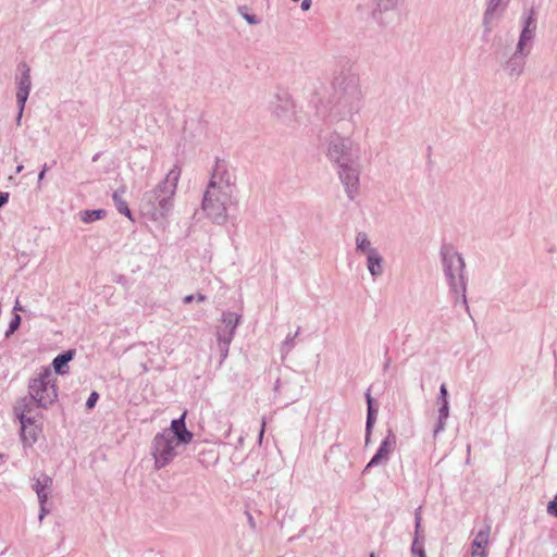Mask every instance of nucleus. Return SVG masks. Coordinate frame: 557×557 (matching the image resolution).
Segmentation results:
<instances>
[{"instance_id":"nucleus-1","label":"nucleus","mask_w":557,"mask_h":557,"mask_svg":"<svg viewBox=\"0 0 557 557\" xmlns=\"http://www.w3.org/2000/svg\"><path fill=\"white\" fill-rule=\"evenodd\" d=\"M236 176L224 160H216L202 198V210L218 225L228 219V209L236 205Z\"/></svg>"},{"instance_id":"nucleus-2","label":"nucleus","mask_w":557,"mask_h":557,"mask_svg":"<svg viewBox=\"0 0 557 557\" xmlns=\"http://www.w3.org/2000/svg\"><path fill=\"white\" fill-rule=\"evenodd\" d=\"M182 170L174 165L165 177L152 189L146 191L140 200L141 213L157 223H163L174 207V195Z\"/></svg>"},{"instance_id":"nucleus-3","label":"nucleus","mask_w":557,"mask_h":557,"mask_svg":"<svg viewBox=\"0 0 557 557\" xmlns=\"http://www.w3.org/2000/svg\"><path fill=\"white\" fill-rule=\"evenodd\" d=\"M441 258L446 281L450 287V292L456 296L455 301H461L468 309L466 297L467 278L465 276L466 264L463 258L451 245L442 246Z\"/></svg>"},{"instance_id":"nucleus-4","label":"nucleus","mask_w":557,"mask_h":557,"mask_svg":"<svg viewBox=\"0 0 557 557\" xmlns=\"http://www.w3.org/2000/svg\"><path fill=\"white\" fill-rule=\"evenodd\" d=\"M362 91L332 94L330 116L334 121H352L362 108Z\"/></svg>"},{"instance_id":"nucleus-5","label":"nucleus","mask_w":557,"mask_h":557,"mask_svg":"<svg viewBox=\"0 0 557 557\" xmlns=\"http://www.w3.org/2000/svg\"><path fill=\"white\" fill-rule=\"evenodd\" d=\"M323 146L326 158L336 166L355 160L354 141L350 137L333 132L324 137Z\"/></svg>"},{"instance_id":"nucleus-6","label":"nucleus","mask_w":557,"mask_h":557,"mask_svg":"<svg viewBox=\"0 0 557 557\" xmlns=\"http://www.w3.org/2000/svg\"><path fill=\"white\" fill-rule=\"evenodd\" d=\"M356 252L364 256L370 275L375 280L384 273V257L372 244L366 232H358L355 237Z\"/></svg>"},{"instance_id":"nucleus-7","label":"nucleus","mask_w":557,"mask_h":557,"mask_svg":"<svg viewBox=\"0 0 557 557\" xmlns=\"http://www.w3.org/2000/svg\"><path fill=\"white\" fill-rule=\"evenodd\" d=\"M35 407V395L32 391L29 394L17 401L14 412L21 423V440L24 449L32 448L33 442H35V418L32 416V411Z\"/></svg>"},{"instance_id":"nucleus-8","label":"nucleus","mask_w":557,"mask_h":557,"mask_svg":"<svg viewBox=\"0 0 557 557\" xmlns=\"http://www.w3.org/2000/svg\"><path fill=\"white\" fill-rule=\"evenodd\" d=\"M242 317L237 313L226 311L221 315V324L216 327V339L222 363L228 356L230 345L234 338L236 327Z\"/></svg>"},{"instance_id":"nucleus-9","label":"nucleus","mask_w":557,"mask_h":557,"mask_svg":"<svg viewBox=\"0 0 557 557\" xmlns=\"http://www.w3.org/2000/svg\"><path fill=\"white\" fill-rule=\"evenodd\" d=\"M178 445L169 432H162L154 436L151 449L157 469L168 466L175 458Z\"/></svg>"},{"instance_id":"nucleus-10","label":"nucleus","mask_w":557,"mask_h":557,"mask_svg":"<svg viewBox=\"0 0 557 557\" xmlns=\"http://www.w3.org/2000/svg\"><path fill=\"white\" fill-rule=\"evenodd\" d=\"M332 89L333 94L362 91L359 83V76L350 65H343L334 71Z\"/></svg>"},{"instance_id":"nucleus-11","label":"nucleus","mask_w":557,"mask_h":557,"mask_svg":"<svg viewBox=\"0 0 557 557\" xmlns=\"http://www.w3.org/2000/svg\"><path fill=\"white\" fill-rule=\"evenodd\" d=\"M55 379L50 369H45L37 377V407H48L58 397Z\"/></svg>"},{"instance_id":"nucleus-12","label":"nucleus","mask_w":557,"mask_h":557,"mask_svg":"<svg viewBox=\"0 0 557 557\" xmlns=\"http://www.w3.org/2000/svg\"><path fill=\"white\" fill-rule=\"evenodd\" d=\"M337 174L345 187L347 197L354 200L359 189V174L360 170L356 161H351L337 166Z\"/></svg>"},{"instance_id":"nucleus-13","label":"nucleus","mask_w":557,"mask_h":557,"mask_svg":"<svg viewBox=\"0 0 557 557\" xmlns=\"http://www.w3.org/2000/svg\"><path fill=\"white\" fill-rule=\"evenodd\" d=\"M396 447V435L392 430H388L386 437L380 444L379 449L366 466V470L385 463L389 459V455Z\"/></svg>"},{"instance_id":"nucleus-14","label":"nucleus","mask_w":557,"mask_h":557,"mask_svg":"<svg viewBox=\"0 0 557 557\" xmlns=\"http://www.w3.org/2000/svg\"><path fill=\"white\" fill-rule=\"evenodd\" d=\"M532 49V37H518L517 40L511 37L510 41H506L502 51V59L507 55L524 59Z\"/></svg>"},{"instance_id":"nucleus-15","label":"nucleus","mask_w":557,"mask_h":557,"mask_svg":"<svg viewBox=\"0 0 557 557\" xmlns=\"http://www.w3.org/2000/svg\"><path fill=\"white\" fill-rule=\"evenodd\" d=\"M17 71H18V75L16 77V81H17V85H18V90L16 94V98H17V103L21 108V112H20V116H18V119H21L22 110L27 100L30 85H32L30 75H29L30 67L24 63H21L17 66Z\"/></svg>"},{"instance_id":"nucleus-16","label":"nucleus","mask_w":557,"mask_h":557,"mask_svg":"<svg viewBox=\"0 0 557 557\" xmlns=\"http://www.w3.org/2000/svg\"><path fill=\"white\" fill-rule=\"evenodd\" d=\"M185 418L186 412H184L178 419L172 420L170 430L164 431L171 433L176 443L183 445L189 444L194 437V434L186 429Z\"/></svg>"},{"instance_id":"nucleus-17","label":"nucleus","mask_w":557,"mask_h":557,"mask_svg":"<svg viewBox=\"0 0 557 557\" xmlns=\"http://www.w3.org/2000/svg\"><path fill=\"white\" fill-rule=\"evenodd\" d=\"M491 527L480 530L471 543V557H486Z\"/></svg>"},{"instance_id":"nucleus-18","label":"nucleus","mask_w":557,"mask_h":557,"mask_svg":"<svg viewBox=\"0 0 557 557\" xmlns=\"http://www.w3.org/2000/svg\"><path fill=\"white\" fill-rule=\"evenodd\" d=\"M275 115L283 121H290L295 114L294 102L287 97L278 98V103L273 109Z\"/></svg>"},{"instance_id":"nucleus-19","label":"nucleus","mask_w":557,"mask_h":557,"mask_svg":"<svg viewBox=\"0 0 557 557\" xmlns=\"http://www.w3.org/2000/svg\"><path fill=\"white\" fill-rule=\"evenodd\" d=\"M74 356L75 351L71 349L58 355L52 361L54 372L60 375L66 374L69 372V362L73 360Z\"/></svg>"},{"instance_id":"nucleus-20","label":"nucleus","mask_w":557,"mask_h":557,"mask_svg":"<svg viewBox=\"0 0 557 557\" xmlns=\"http://www.w3.org/2000/svg\"><path fill=\"white\" fill-rule=\"evenodd\" d=\"M504 69L510 77H518L524 69V59L507 55Z\"/></svg>"},{"instance_id":"nucleus-21","label":"nucleus","mask_w":557,"mask_h":557,"mask_svg":"<svg viewBox=\"0 0 557 557\" xmlns=\"http://www.w3.org/2000/svg\"><path fill=\"white\" fill-rule=\"evenodd\" d=\"M37 498L40 505V513L39 520H42L44 517L50 513L53 509V502L51 499L50 491H39L37 488Z\"/></svg>"},{"instance_id":"nucleus-22","label":"nucleus","mask_w":557,"mask_h":557,"mask_svg":"<svg viewBox=\"0 0 557 557\" xmlns=\"http://www.w3.org/2000/svg\"><path fill=\"white\" fill-rule=\"evenodd\" d=\"M124 191H125L124 189L115 190L113 193L112 198H113V201H114V205H115L117 211L131 219V215H132L131 210L128 209L126 201L123 200V198H122Z\"/></svg>"},{"instance_id":"nucleus-23","label":"nucleus","mask_w":557,"mask_h":557,"mask_svg":"<svg viewBox=\"0 0 557 557\" xmlns=\"http://www.w3.org/2000/svg\"><path fill=\"white\" fill-rule=\"evenodd\" d=\"M366 397H367V405H368L366 424H367V430L369 433L370 431L373 430L374 423L376 421L377 411L373 407V399H372L371 395L369 393H367Z\"/></svg>"},{"instance_id":"nucleus-24","label":"nucleus","mask_w":557,"mask_h":557,"mask_svg":"<svg viewBox=\"0 0 557 557\" xmlns=\"http://www.w3.org/2000/svg\"><path fill=\"white\" fill-rule=\"evenodd\" d=\"M106 215V211L102 209L97 210H85L81 212V220L84 223H92L102 219Z\"/></svg>"},{"instance_id":"nucleus-25","label":"nucleus","mask_w":557,"mask_h":557,"mask_svg":"<svg viewBox=\"0 0 557 557\" xmlns=\"http://www.w3.org/2000/svg\"><path fill=\"white\" fill-rule=\"evenodd\" d=\"M299 331H300V327H298V330L294 334L289 333L286 336L285 341L282 343V346H281L282 355H287L294 348V341L298 336Z\"/></svg>"},{"instance_id":"nucleus-26","label":"nucleus","mask_w":557,"mask_h":557,"mask_svg":"<svg viewBox=\"0 0 557 557\" xmlns=\"http://www.w3.org/2000/svg\"><path fill=\"white\" fill-rule=\"evenodd\" d=\"M411 557H426L424 541L413 540L410 548Z\"/></svg>"},{"instance_id":"nucleus-27","label":"nucleus","mask_w":557,"mask_h":557,"mask_svg":"<svg viewBox=\"0 0 557 557\" xmlns=\"http://www.w3.org/2000/svg\"><path fill=\"white\" fill-rule=\"evenodd\" d=\"M420 510H421V508H418L414 512V539L413 540L424 541V534H423V530L421 528L422 517H421Z\"/></svg>"},{"instance_id":"nucleus-28","label":"nucleus","mask_w":557,"mask_h":557,"mask_svg":"<svg viewBox=\"0 0 557 557\" xmlns=\"http://www.w3.org/2000/svg\"><path fill=\"white\" fill-rule=\"evenodd\" d=\"M508 2L509 0H490L486 9V14L490 15L498 10H504L507 7Z\"/></svg>"},{"instance_id":"nucleus-29","label":"nucleus","mask_w":557,"mask_h":557,"mask_svg":"<svg viewBox=\"0 0 557 557\" xmlns=\"http://www.w3.org/2000/svg\"><path fill=\"white\" fill-rule=\"evenodd\" d=\"M52 484V480L48 475H44L40 479H37V488L39 491H49V487Z\"/></svg>"},{"instance_id":"nucleus-30","label":"nucleus","mask_w":557,"mask_h":557,"mask_svg":"<svg viewBox=\"0 0 557 557\" xmlns=\"http://www.w3.org/2000/svg\"><path fill=\"white\" fill-rule=\"evenodd\" d=\"M436 403H437V405L449 404L448 391H447L446 384H444V383L440 386V395L437 396Z\"/></svg>"},{"instance_id":"nucleus-31","label":"nucleus","mask_w":557,"mask_h":557,"mask_svg":"<svg viewBox=\"0 0 557 557\" xmlns=\"http://www.w3.org/2000/svg\"><path fill=\"white\" fill-rule=\"evenodd\" d=\"M547 513L557 518V494L554 496V499L548 503Z\"/></svg>"},{"instance_id":"nucleus-32","label":"nucleus","mask_w":557,"mask_h":557,"mask_svg":"<svg viewBox=\"0 0 557 557\" xmlns=\"http://www.w3.org/2000/svg\"><path fill=\"white\" fill-rule=\"evenodd\" d=\"M20 324H21V317L18 314H14V317L12 318V320L9 324V330H8L7 334L13 333L15 330H17Z\"/></svg>"},{"instance_id":"nucleus-33","label":"nucleus","mask_w":557,"mask_h":557,"mask_svg":"<svg viewBox=\"0 0 557 557\" xmlns=\"http://www.w3.org/2000/svg\"><path fill=\"white\" fill-rule=\"evenodd\" d=\"M438 406V418H442V420H447L449 417V404H442Z\"/></svg>"},{"instance_id":"nucleus-34","label":"nucleus","mask_w":557,"mask_h":557,"mask_svg":"<svg viewBox=\"0 0 557 557\" xmlns=\"http://www.w3.org/2000/svg\"><path fill=\"white\" fill-rule=\"evenodd\" d=\"M447 420H442V418H437V423L433 431V436L436 437L441 432L444 431Z\"/></svg>"},{"instance_id":"nucleus-35","label":"nucleus","mask_w":557,"mask_h":557,"mask_svg":"<svg viewBox=\"0 0 557 557\" xmlns=\"http://www.w3.org/2000/svg\"><path fill=\"white\" fill-rule=\"evenodd\" d=\"M98 398H99L98 393H97V392H92V393L89 395V397H88V399H87V401H86V408H87V409H92V408L95 407V405H96V403H97Z\"/></svg>"},{"instance_id":"nucleus-36","label":"nucleus","mask_w":557,"mask_h":557,"mask_svg":"<svg viewBox=\"0 0 557 557\" xmlns=\"http://www.w3.org/2000/svg\"><path fill=\"white\" fill-rule=\"evenodd\" d=\"M9 201V194L0 191V208H2L4 205H7Z\"/></svg>"},{"instance_id":"nucleus-37","label":"nucleus","mask_w":557,"mask_h":557,"mask_svg":"<svg viewBox=\"0 0 557 557\" xmlns=\"http://www.w3.org/2000/svg\"><path fill=\"white\" fill-rule=\"evenodd\" d=\"M245 18L247 20V22L249 24H256L258 23V20L256 18L255 15H249V14H245Z\"/></svg>"},{"instance_id":"nucleus-38","label":"nucleus","mask_w":557,"mask_h":557,"mask_svg":"<svg viewBox=\"0 0 557 557\" xmlns=\"http://www.w3.org/2000/svg\"><path fill=\"white\" fill-rule=\"evenodd\" d=\"M310 5H311V0H304L301 3V9L307 11V10H309Z\"/></svg>"},{"instance_id":"nucleus-39","label":"nucleus","mask_w":557,"mask_h":557,"mask_svg":"<svg viewBox=\"0 0 557 557\" xmlns=\"http://www.w3.org/2000/svg\"><path fill=\"white\" fill-rule=\"evenodd\" d=\"M194 299H195L194 295H187V296L184 297L183 301L185 304H190Z\"/></svg>"},{"instance_id":"nucleus-40","label":"nucleus","mask_w":557,"mask_h":557,"mask_svg":"<svg viewBox=\"0 0 557 557\" xmlns=\"http://www.w3.org/2000/svg\"><path fill=\"white\" fill-rule=\"evenodd\" d=\"M264 426H265V421H264V419H263V420H262L261 430H260V434H259V442H261V441H262L263 433H264Z\"/></svg>"},{"instance_id":"nucleus-41","label":"nucleus","mask_w":557,"mask_h":557,"mask_svg":"<svg viewBox=\"0 0 557 557\" xmlns=\"http://www.w3.org/2000/svg\"><path fill=\"white\" fill-rule=\"evenodd\" d=\"M372 431L368 433V430L366 429V446L370 444V437H371Z\"/></svg>"},{"instance_id":"nucleus-42","label":"nucleus","mask_w":557,"mask_h":557,"mask_svg":"<svg viewBox=\"0 0 557 557\" xmlns=\"http://www.w3.org/2000/svg\"><path fill=\"white\" fill-rule=\"evenodd\" d=\"M195 299H197V301H199V302H202V301H205V300H206V296H205V295H202V294H198V295L195 297Z\"/></svg>"},{"instance_id":"nucleus-43","label":"nucleus","mask_w":557,"mask_h":557,"mask_svg":"<svg viewBox=\"0 0 557 557\" xmlns=\"http://www.w3.org/2000/svg\"><path fill=\"white\" fill-rule=\"evenodd\" d=\"M248 522L251 527H255L253 519L250 515H248Z\"/></svg>"},{"instance_id":"nucleus-44","label":"nucleus","mask_w":557,"mask_h":557,"mask_svg":"<svg viewBox=\"0 0 557 557\" xmlns=\"http://www.w3.org/2000/svg\"><path fill=\"white\" fill-rule=\"evenodd\" d=\"M44 175H45V170H42V171L38 174L37 180H39V181H40V180H42Z\"/></svg>"},{"instance_id":"nucleus-45","label":"nucleus","mask_w":557,"mask_h":557,"mask_svg":"<svg viewBox=\"0 0 557 557\" xmlns=\"http://www.w3.org/2000/svg\"><path fill=\"white\" fill-rule=\"evenodd\" d=\"M391 364V359H387L386 362L384 363V369L386 370Z\"/></svg>"},{"instance_id":"nucleus-46","label":"nucleus","mask_w":557,"mask_h":557,"mask_svg":"<svg viewBox=\"0 0 557 557\" xmlns=\"http://www.w3.org/2000/svg\"><path fill=\"white\" fill-rule=\"evenodd\" d=\"M14 310H22V307L20 306L18 301H16L14 306Z\"/></svg>"},{"instance_id":"nucleus-47","label":"nucleus","mask_w":557,"mask_h":557,"mask_svg":"<svg viewBox=\"0 0 557 557\" xmlns=\"http://www.w3.org/2000/svg\"><path fill=\"white\" fill-rule=\"evenodd\" d=\"M33 382H35V380H29V389L33 388Z\"/></svg>"},{"instance_id":"nucleus-48","label":"nucleus","mask_w":557,"mask_h":557,"mask_svg":"<svg viewBox=\"0 0 557 557\" xmlns=\"http://www.w3.org/2000/svg\"><path fill=\"white\" fill-rule=\"evenodd\" d=\"M22 168H23L22 165H18V166L16 168V172H21Z\"/></svg>"},{"instance_id":"nucleus-49","label":"nucleus","mask_w":557,"mask_h":557,"mask_svg":"<svg viewBox=\"0 0 557 557\" xmlns=\"http://www.w3.org/2000/svg\"><path fill=\"white\" fill-rule=\"evenodd\" d=\"M4 458V455L0 453V459H3Z\"/></svg>"},{"instance_id":"nucleus-50","label":"nucleus","mask_w":557,"mask_h":557,"mask_svg":"<svg viewBox=\"0 0 557 557\" xmlns=\"http://www.w3.org/2000/svg\"><path fill=\"white\" fill-rule=\"evenodd\" d=\"M370 557H375V555L373 553L370 554Z\"/></svg>"}]
</instances>
